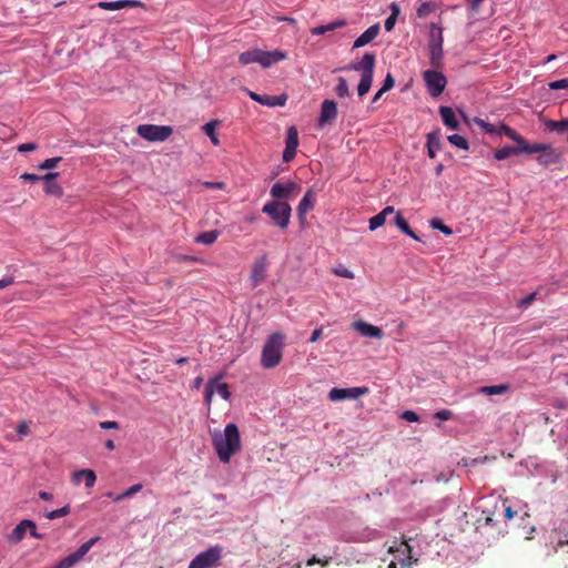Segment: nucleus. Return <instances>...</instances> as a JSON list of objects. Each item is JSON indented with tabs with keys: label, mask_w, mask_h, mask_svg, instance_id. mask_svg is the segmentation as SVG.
Here are the masks:
<instances>
[{
	"label": "nucleus",
	"mask_w": 568,
	"mask_h": 568,
	"mask_svg": "<svg viewBox=\"0 0 568 568\" xmlns=\"http://www.w3.org/2000/svg\"><path fill=\"white\" fill-rule=\"evenodd\" d=\"M212 444L217 457L223 463H229L234 454L241 449V435L239 427L230 423L223 432H214Z\"/></svg>",
	"instance_id": "nucleus-1"
},
{
	"label": "nucleus",
	"mask_w": 568,
	"mask_h": 568,
	"mask_svg": "<svg viewBox=\"0 0 568 568\" xmlns=\"http://www.w3.org/2000/svg\"><path fill=\"white\" fill-rule=\"evenodd\" d=\"M285 335L275 332L268 336L262 349L261 364L264 368H273L278 365L283 357Z\"/></svg>",
	"instance_id": "nucleus-2"
},
{
	"label": "nucleus",
	"mask_w": 568,
	"mask_h": 568,
	"mask_svg": "<svg viewBox=\"0 0 568 568\" xmlns=\"http://www.w3.org/2000/svg\"><path fill=\"white\" fill-rule=\"evenodd\" d=\"M262 212L267 214L277 227L287 229L292 214V207L287 202L268 201L263 205Z\"/></svg>",
	"instance_id": "nucleus-3"
},
{
	"label": "nucleus",
	"mask_w": 568,
	"mask_h": 568,
	"mask_svg": "<svg viewBox=\"0 0 568 568\" xmlns=\"http://www.w3.org/2000/svg\"><path fill=\"white\" fill-rule=\"evenodd\" d=\"M136 133L146 141L163 142L172 135L173 129L170 125L140 124Z\"/></svg>",
	"instance_id": "nucleus-4"
},
{
	"label": "nucleus",
	"mask_w": 568,
	"mask_h": 568,
	"mask_svg": "<svg viewBox=\"0 0 568 568\" xmlns=\"http://www.w3.org/2000/svg\"><path fill=\"white\" fill-rule=\"evenodd\" d=\"M223 547L215 545L199 554L189 565V568H214L222 558Z\"/></svg>",
	"instance_id": "nucleus-5"
},
{
	"label": "nucleus",
	"mask_w": 568,
	"mask_h": 568,
	"mask_svg": "<svg viewBox=\"0 0 568 568\" xmlns=\"http://www.w3.org/2000/svg\"><path fill=\"white\" fill-rule=\"evenodd\" d=\"M423 79L425 81L428 93L434 98L440 95L447 84L446 77L437 70L424 71Z\"/></svg>",
	"instance_id": "nucleus-6"
},
{
	"label": "nucleus",
	"mask_w": 568,
	"mask_h": 568,
	"mask_svg": "<svg viewBox=\"0 0 568 568\" xmlns=\"http://www.w3.org/2000/svg\"><path fill=\"white\" fill-rule=\"evenodd\" d=\"M301 190L300 185L294 181L286 183L276 182L271 187L270 194L274 199L273 201L286 200L292 195L296 194Z\"/></svg>",
	"instance_id": "nucleus-7"
},
{
	"label": "nucleus",
	"mask_w": 568,
	"mask_h": 568,
	"mask_svg": "<svg viewBox=\"0 0 568 568\" xmlns=\"http://www.w3.org/2000/svg\"><path fill=\"white\" fill-rule=\"evenodd\" d=\"M368 393L367 387H349V388H337L334 387L328 393V398L332 402H338L343 399H357L358 397Z\"/></svg>",
	"instance_id": "nucleus-8"
},
{
	"label": "nucleus",
	"mask_w": 568,
	"mask_h": 568,
	"mask_svg": "<svg viewBox=\"0 0 568 568\" xmlns=\"http://www.w3.org/2000/svg\"><path fill=\"white\" fill-rule=\"evenodd\" d=\"M376 57L374 53L366 52L361 61H354L345 69L361 71L362 75H374Z\"/></svg>",
	"instance_id": "nucleus-9"
},
{
	"label": "nucleus",
	"mask_w": 568,
	"mask_h": 568,
	"mask_svg": "<svg viewBox=\"0 0 568 568\" xmlns=\"http://www.w3.org/2000/svg\"><path fill=\"white\" fill-rule=\"evenodd\" d=\"M337 115L336 103L333 100H324L321 106V114L318 119L320 125L332 123Z\"/></svg>",
	"instance_id": "nucleus-10"
},
{
	"label": "nucleus",
	"mask_w": 568,
	"mask_h": 568,
	"mask_svg": "<svg viewBox=\"0 0 568 568\" xmlns=\"http://www.w3.org/2000/svg\"><path fill=\"white\" fill-rule=\"evenodd\" d=\"M266 276V257L263 256L254 262L251 271V281L253 287L258 286Z\"/></svg>",
	"instance_id": "nucleus-11"
},
{
	"label": "nucleus",
	"mask_w": 568,
	"mask_h": 568,
	"mask_svg": "<svg viewBox=\"0 0 568 568\" xmlns=\"http://www.w3.org/2000/svg\"><path fill=\"white\" fill-rule=\"evenodd\" d=\"M34 523L30 519H23L21 520L8 535V541L11 544H18L20 542L29 528H33Z\"/></svg>",
	"instance_id": "nucleus-12"
},
{
	"label": "nucleus",
	"mask_w": 568,
	"mask_h": 568,
	"mask_svg": "<svg viewBox=\"0 0 568 568\" xmlns=\"http://www.w3.org/2000/svg\"><path fill=\"white\" fill-rule=\"evenodd\" d=\"M315 205V192L313 189L306 191L300 204L297 206V215L301 221H304L306 214L314 209Z\"/></svg>",
	"instance_id": "nucleus-13"
},
{
	"label": "nucleus",
	"mask_w": 568,
	"mask_h": 568,
	"mask_svg": "<svg viewBox=\"0 0 568 568\" xmlns=\"http://www.w3.org/2000/svg\"><path fill=\"white\" fill-rule=\"evenodd\" d=\"M286 59V53L280 50L274 51H262L258 50V60L257 63H260L262 67L267 68L272 65L273 63H276L278 61H282Z\"/></svg>",
	"instance_id": "nucleus-14"
},
{
	"label": "nucleus",
	"mask_w": 568,
	"mask_h": 568,
	"mask_svg": "<svg viewBox=\"0 0 568 568\" xmlns=\"http://www.w3.org/2000/svg\"><path fill=\"white\" fill-rule=\"evenodd\" d=\"M59 173L57 172H49L45 175L42 176L43 181V190L47 194L55 195V196H62L63 191L62 187L55 182V179L58 178Z\"/></svg>",
	"instance_id": "nucleus-15"
},
{
	"label": "nucleus",
	"mask_w": 568,
	"mask_h": 568,
	"mask_svg": "<svg viewBox=\"0 0 568 568\" xmlns=\"http://www.w3.org/2000/svg\"><path fill=\"white\" fill-rule=\"evenodd\" d=\"M143 3L139 0H118V1H100L98 7L103 10H121L124 8H136Z\"/></svg>",
	"instance_id": "nucleus-16"
},
{
	"label": "nucleus",
	"mask_w": 568,
	"mask_h": 568,
	"mask_svg": "<svg viewBox=\"0 0 568 568\" xmlns=\"http://www.w3.org/2000/svg\"><path fill=\"white\" fill-rule=\"evenodd\" d=\"M355 331H357L363 336H368L373 338H382L383 332L379 327L368 324L363 321H357L353 324Z\"/></svg>",
	"instance_id": "nucleus-17"
},
{
	"label": "nucleus",
	"mask_w": 568,
	"mask_h": 568,
	"mask_svg": "<svg viewBox=\"0 0 568 568\" xmlns=\"http://www.w3.org/2000/svg\"><path fill=\"white\" fill-rule=\"evenodd\" d=\"M379 24H373L365 30L353 43V49L362 48L371 43L379 33Z\"/></svg>",
	"instance_id": "nucleus-18"
},
{
	"label": "nucleus",
	"mask_w": 568,
	"mask_h": 568,
	"mask_svg": "<svg viewBox=\"0 0 568 568\" xmlns=\"http://www.w3.org/2000/svg\"><path fill=\"white\" fill-rule=\"evenodd\" d=\"M250 97L252 100L267 106H275V105H284L286 102L285 97H277V95H260L255 92H250Z\"/></svg>",
	"instance_id": "nucleus-19"
},
{
	"label": "nucleus",
	"mask_w": 568,
	"mask_h": 568,
	"mask_svg": "<svg viewBox=\"0 0 568 568\" xmlns=\"http://www.w3.org/2000/svg\"><path fill=\"white\" fill-rule=\"evenodd\" d=\"M439 114L443 123L453 130H457L459 128V122L456 119L455 112L449 106H440Z\"/></svg>",
	"instance_id": "nucleus-20"
},
{
	"label": "nucleus",
	"mask_w": 568,
	"mask_h": 568,
	"mask_svg": "<svg viewBox=\"0 0 568 568\" xmlns=\"http://www.w3.org/2000/svg\"><path fill=\"white\" fill-rule=\"evenodd\" d=\"M82 479H84L85 486L91 488L95 484L97 475L92 469H81L73 473L72 480L75 484H79Z\"/></svg>",
	"instance_id": "nucleus-21"
},
{
	"label": "nucleus",
	"mask_w": 568,
	"mask_h": 568,
	"mask_svg": "<svg viewBox=\"0 0 568 568\" xmlns=\"http://www.w3.org/2000/svg\"><path fill=\"white\" fill-rule=\"evenodd\" d=\"M537 161L542 166H548L558 163L560 161V154L550 145L549 150L538 155Z\"/></svg>",
	"instance_id": "nucleus-22"
},
{
	"label": "nucleus",
	"mask_w": 568,
	"mask_h": 568,
	"mask_svg": "<svg viewBox=\"0 0 568 568\" xmlns=\"http://www.w3.org/2000/svg\"><path fill=\"white\" fill-rule=\"evenodd\" d=\"M443 29L435 23L430 24L428 47H443Z\"/></svg>",
	"instance_id": "nucleus-23"
},
{
	"label": "nucleus",
	"mask_w": 568,
	"mask_h": 568,
	"mask_svg": "<svg viewBox=\"0 0 568 568\" xmlns=\"http://www.w3.org/2000/svg\"><path fill=\"white\" fill-rule=\"evenodd\" d=\"M394 223L403 233L416 241H419L418 235L410 229L408 222L403 217L400 213L395 215Z\"/></svg>",
	"instance_id": "nucleus-24"
},
{
	"label": "nucleus",
	"mask_w": 568,
	"mask_h": 568,
	"mask_svg": "<svg viewBox=\"0 0 568 568\" xmlns=\"http://www.w3.org/2000/svg\"><path fill=\"white\" fill-rule=\"evenodd\" d=\"M344 26H346L345 20H336V21H333V22L324 24V26L315 27L311 30V32L313 34L321 36L328 31H334L336 29L343 28Z\"/></svg>",
	"instance_id": "nucleus-25"
},
{
	"label": "nucleus",
	"mask_w": 568,
	"mask_h": 568,
	"mask_svg": "<svg viewBox=\"0 0 568 568\" xmlns=\"http://www.w3.org/2000/svg\"><path fill=\"white\" fill-rule=\"evenodd\" d=\"M429 49V63L435 69H440L443 65V47H428Z\"/></svg>",
	"instance_id": "nucleus-26"
},
{
	"label": "nucleus",
	"mask_w": 568,
	"mask_h": 568,
	"mask_svg": "<svg viewBox=\"0 0 568 568\" xmlns=\"http://www.w3.org/2000/svg\"><path fill=\"white\" fill-rule=\"evenodd\" d=\"M506 135L508 136L509 139H511L513 141H515L518 146H521V144L524 143V138L517 133L515 130H513L510 126L506 125V124H500L498 126V135Z\"/></svg>",
	"instance_id": "nucleus-27"
},
{
	"label": "nucleus",
	"mask_w": 568,
	"mask_h": 568,
	"mask_svg": "<svg viewBox=\"0 0 568 568\" xmlns=\"http://www.w3.org/2000/svg\"><path fill=\"white\" fill-rule=\"evenodd\" d=\"M219 235L220 233L216 230L202 232L195 237V242L199 244L212 245L216 242Z\"/></svg>",
	"instance_id": "nucleus-28"
},
{
	"label": "nucleus",
	"mask_w": 568,
	"mask_h": 568,
	"mask_svg": "<svg viewBox=\"0 0 568 568\" xmlns=\"http://www.w3.org/2000/svg\"><path fill=\"white\" fill-rule=\"evenodd\" d=\"M549 146H550V144H546V143L529 144L526 142V140H524V143L520 146V151L528 153V154H532V153L541 154L544 151L549 150Z\"/></svg>",
	"instance_id": "nucleus-29"
},
{
	"label": "nucleus",
	"mask_w": 568,
	"mask_h": 568,
	"mask_svg": "<svg viewBox=\"0 0 568 568\" xmlns=\"http://www.w3.org/2000/svg\"><path fill=\"white\" fill-rule=\"evenodd\" d=\"M519 153H521L520 146H504L495 151L494 158L500 161Z\"/></svg>",
	"instance_id": "nucleus-30"
},
{
	"label": "nucleus",
	"mask_w": 568,
	"mask_h": 568,
	"mask_svg": "<svg viewBox=\"0 0 568 568\" xmlns=\"http://www.w3.org/2000/svg\"><path fill=\"white\" fill-rule=\"evenodd\" d=\"M508 390H509L508 384L483 386L479 388V393L485 394V395H500V394L507 393Z\"/></svg>",
	"instance_id": "nucleus-31"
},
{
	"label": "nucleus",
	"mask_w": 568,
	"mask_h": 568,
	"mask_svg": "<svg viewBox=\"0 0 568 568\" xmlns=\"http://www.w3.org/2000/svg\"><path fill=\"white\" fill-rule=\"evenodd\" d=\"M546 129L559 133L568 131V119L561 121L548 120L545 122Z\"/></svg>",
	"instance_id": "nucleus-32"
},
{
	"label": "nucleus",
	"mask_w": 568,
	"mask_h": 568,
	"mask_svg": "<svg viewBox=\"0 0 568 568\" xmlns=\"http://www.w3.org/2000/svg\"><path fill=\"white\" fill-rule=\"evenodd\" d=\"M142 489V485L141 484H135L131 487H129L125 491H123L122 494L120 495H116V496H113L111 493L108 494V496L110 497H113V500L115 503H119L121 500H123L124 498H129V497H132L133 495H135L136 493H139L140 490Z\"/></svg>",
	"instance_id": "nucleus-33"
},
{
	"label": "nucleus",
	"mask_w": 568,
	"mask_h": 568,
	"mask_svg": "<svg viewBox=\"0 0 568 568\" xmlns=\"http://www.w3.org/2000/svg\"><path fill=\"white\" fill-rule=\"evenodd\" d=\"M436 8H437V6L435 2H432V1L423 2L417 8V11H416L417 17L420 19H424V18L428 17L433 11H435Z\"/></svg>",
	"instance_id": "nucleus-34"
},
{
	"label": "nucleus",
	"mask_w": 568,
	"mask_h": 568,
	"mask_svg": "<svg viewBox=\"0 0 568 568\" xmlns=\"http://www.w3.org/2000/svg\"><path fill=\"white\" fill-rule=\"evenodd\" d=\"M374 75H362L361 81L357 85V93L362 98L364 97L371 89L373 83Z\"/></svg>",
	"instance_id": "nucleus-35"
},
{
	"label": "nucleus",
	"mask_w": 568,
	"mask_h": 568,
	"mask_svg": "<svg viewBox=\"0 0 568 568\" xmlns=\"http://www.w3.org/2000/svg\"><path fill=\"white\" fill-rule=\"evenodd\" d=\"M285 148L297 149L298 146V132L295 126H290L286 134Z\"/></svg>",
	"instance_id": "nucleus-36"
},
{
	"label": "nucleus",
	"mask_w": 568,
	"mask_h": 568,
	"mask_svg": "<svg viewBox=\"0 0 568 568\" xmlns=\"http://www.w3.org/2000/svg\"><path fill=\"white\" fill-rule=\"evenodd\" d=\"M221 378H222V376H217V377L211 378L207 382L206 386H205V389H204V400H205L207 406L211 405L213 395L215 394L214 385L217 382V379H221Z\"/></svg>",
	"instance_id": "nucleus-37"
},
{
	"label": "nucleus",
	"mask_w": 568,
	"mask_h": 568,
	"mask_svg": "<svg viewBox=\"0 0 568 568\" xmlns=\"http://www.w3.org/2000/svg\"><path fill=\"white\" fill-rule=\"evenodd\" d=\"M217 125V122L216 121H211L206 124H204L203 126V131L204 133L210 138L211 142L214 144V145H219L220 144V140L215 133V128Z\"/></svg>",
	"instance_id": "nucleus-38"
},
{
	"label": "nucleus",
	"mask_w": 568,
	"mask_h": 568,
	"mask_svg": "<svg viewBox=\"0 0 568 568\" xmlns=\"http://www.w3.org/2000/svg\"><path fill=\"white\" fill-rule=\"evenodd\" d=\"M426 138H427L426 146H430L433 149H436L437 151L442 149L439 130L429 132L426 135Z\"/></svg>",
	"instance_id": "nucleus-39"
},
{
	"label": "nucleus",
	"mask_w": 568,
	"mask_h": 568,
	"mask_svg": "<svg viewBox=\"0 0 568 568\" xmlns=\"http://www.w3.org/2000/svg\"><path fill=\"white\" fill-rule=\"evenodd\" d=\"M257 60H258V50L257 49L245 51V52L241 53L239 57V61L244 65L257 62Z\"/></svg>",
	"instance_id": "nucleus-40"
},
{
	"label": "nucleus",
	"mask_w": 568,
	"mask_h": 568,
	"mask_svg": "<svg viewBox=\"0 0 568 568\" xmlns=\"http://www.w3.org/2000/svg\"><path fill=\"white\" fill-rule=\"evenodd\" d=\"M449 143H452L454 146L460 149V150H468L469 143L463 135L459 134H452L447 138Z\"/></svg>",
	"instance_id": "nucleus-41"
},
{
	"label": "nucleus",
	"mask_w": 568,
	"mask_h": 568,
	"mask_svg": "<svg viewBox=\"0 0 568 568\" xmlns=\"http://www.w3.org/2000/svg\"><path fill=\"white\" fill-rule=\"evenodd\" d=\"M474 122L483 130L485 131L486 133L488 134H495V135H498V126L499 125H495V124H491L489 122H486L485 120L483 119H479V118H475L474 119Z\"/></svg>",
	"instance_id": "nucleus-42"
},
{
	"label": "nucleus",
	"mask_w": 568,
	"mask_h": 568,
	"mask_svg": "<svg viewBox=\"0 0 568 568\" xmlns=\"http://www.w3.org/2000/svg\"><path fill=\"white\" fill-rule=\"evenodd\" d=\"M71 511V508L69 505H65L63 506L62 508L60 509H55V510H51V511H47L44 514L45 518L49 519V520H53V519H57L59 517H64L67 515H69Z\"/></svg>",
	"instance_id": "nucleus-43"
},
{
	"label": "nucleus",
	"mask_w": 568,
	"mask_h": 568,
	"mask_svg": "<svg viewBox=\"0 0 568 568\" xmlns=\"http://www.w3.org/2000/svg\"><path fill=\"white\" fill-rule=\"evenodd\" d=\"M215 393H217L223 399L227 400L231 397V392L226 383H220V379L214 385Z\"/></svg>",
	"instance_id": "nucleus-44"
},
{
	"label": "nucleus",
	"mask_w": 568,
	"mask_h": 568,
	"mask_svg": "<svg viewBox=\"0 0 568 568\" xmlns=\"http://www.w3.org/2000/svg\"><path fill=\"white\" fill-rule=\"evenodd\" d=\"M429 224H430V226L433 229L440 231L445 235H452L453 234V230L449 226L445 225L442 220L433 219L429 222Z\"/></svg>",
	"instance_id": "nucleus-45"
},
{
	"label": "nucleus",
	"mask_w": 568,
	"mask_h": 568,
	"mask_svg": "<svg viewBox=\"0 0 568 568\" xmlns=\"http://www.w3.org/2000/svg\"><path fill=\"white\" fill-rule=\"evenodd\" d=\"M335 91L339 98L348 97V94H349L348 84L344 78H338V83L335 88Z\"/></svg>",
	"instance_id": "nucleus-46"
},
{
	"label": "nucleus",
	"mask_w": 568,
	"mask_h": 568,
	"mask_svg": "<svg viewBox=\"0 0 568 568\" xmlns=\"http://www.w3.org/2000/svg\"><path fill=\"white\" fill-rule=\"evenodd\" d=\"M386 217L381 212L369 219V230L375 231L376 229L385 224Z\"/></svg>",
	"instance_id": "nucleus-47"
},
{
	"label": "nucleus",
	"mask_w": 568,
	"mask_h": 568,
	"mask_svg": "<svg viewBox=\"0 0 568 568\" xmlns=\"http://www.w3.org/2000/svg\"><path fill=\"white\" fill-rule=\"evenodd\" d=\"M61 161H62L61 156L47 159L39 165V170L54 169Z\"/></svg>",
	"instance_id": "nucleus-48"
},
{
	"label": "nucleus",
	"mask_w": 568,
	"mask_h": 568,
	"mask_svg": "<svg viewBox=\"0 0 568 568\" xmlns=\"http://www.w3.org/2000/svg\"><path fill=\"white\" fill-rule=\"evenodd\" d=\"M389 552H400L403 555H410L412 548L406 541H402L398 547L390 546L388 549ZM410 558V556H408Z\"/></svg>",
	"instance_id": "nucleus-49"
},
{
	"label": "nucleus",
	"mask_w": 568,
	"mask_h": 568,
	"mask_svg": "<svg viewBox=\"0 0 568 568\" xmlns=\"http://www.w3.org/2000/svg\"><path fill=\"white\" fill-rule=\"evenodd\" d=\"M550 90L568 89V78L552 81L548 84Z\"/></svg>",
	"instance_id": "nucleus-50"
},
{
	"label": "nucleus",
	"mask_w": 568,
	"mask_h": 568,
	"mask_svg": "<svg viewBox=\"0 0 568 568\" xmlns=\"http://www.w3.org/2000/svg\"><path fill=\"white\" fill-rule=\"evenodd\" d=\"M329 562H331V558H329V557H328V558H325V559H321V558H318V557H316V556L314 555V556H312V557L307 560L306 565H307V566H313V565H315V564H318V565H321L322 567H327V566L329 565Z\"/></svg>",
	"instance_id": "nucleus-51"
},
{
	"label": "nucleus",
	"mask_w": 568,
	"mask_h": 568,
	"mask_svg": "<svg viewBox=\"0 0 568 568\" xmlns=\"http://www.w3.org/2000/svg\"><path fill=\"white\" fill-rule=\"evenodd\" d=\"M333 273L336 274L337 276H341V277H345V278H354L355 275L354 273L346 268V267H336L333 270Z\"/></svg>",
	"instance_id": "nucleus-52"
},
{
	"label": "nucleus",
	"mask_w": 568,
	"mask_h": 568,
	"mask_svg": "<svg viewBox=\"0 0 568 568\" xmlns=\"http://www.w3.org/2000/svg\"><path fill=\"white\" fill-rule=\"evenodd\" d=\"M395 85V80L393 78V75L390 73H388L385 79H384V83L382 85V92H387L389 91L390 89H393V87Z\"/></svg>",
	"instance_id": "nucleus-53"
},
{
	"label": "nucleus",
	"mask_w": 568,
	"mask_h": 568,
	"mask_svg": "<svg viewBox=\"0 0 568 568\" xmlns=\"http://www.w3.org/2000/svg\"><path fill=\"white\" fill-rule=\"evenodd\" d=\"M404 420L416 423L419 422V416L413 410H405L400 416Z\"/></svg>",
	"instance_id": "nucleus-54"
},
{
	"label": "nucleus",
	"mask_w": 568,
	"mask_h": 568,
	"mask_svg": "<svg viewBox=\"0 0 568 568\" xmlns=\"http://www.w3.org/2000/svg\"><path fill=\"white\" fill-rule=\"evenodd\" d=\"M434 417L440 420H448L453 417V412L449 409H442L436 412Z\"/></svg>",
	"instance_id": "nucleus-55"
},
{
	"label": "nucleus",
	"mask_w": 568,
	"mask_h": 568,
	"mask_svg": "<svg viewBox=\"0 0 568 568\" xmlns=\"http://www.w3.org/2000/svg\"><path fill=\"white\" fill-rule=\"evenodd\" d=\"M485 0H467V8L469 9V11L471 13H477L478 10H479V7L480 4L484 2Z\"/></svg>",
	"instance_id": "nucleus-56"
},
{
	"label": "nucleus",
	"mask_w": 568,
	"mask_h": 568,
	"mask_svg": "<svg viewBox=\"0 0 568 568\" xmlns=\"http://www.w3.org/2000/svg\"><path fill=\"white\" fill-rule=\"evenodd\" d=\"M536 296H537L536 292L530 293L528 296H526L525 298L520 300L518 305L520 307H528L536 300Z\"/></svg>",
	"instance_id": "nucleus-57"
},
{
	"label": "nucleus",
	"mask_w": 568,
	"mask_h": 568,
	"mask_svg": "<svg viewBox=\"0 0 568 568\" xmlns=\"http://www.w3.org/2000/svg\"><path fill=\"white\" fill-rule=\"evenodd\" d=\"M17 149L19 152H32L37 149V144L33 142L22 143Z\"/></svg>",
	"instance_id": "nucleus-58"
},
{
	"label": "nucleus",
	"mask_w": 568,
	"mask_h": 568,
	"mask_svg": "<svg viewBox=\"0 0 568 568\" xmlns=\"http://www.w3.org/2000/svg\"><path fill=\"white\" fill-rule=\"evenodd\" d=\"M296 154V149L285 148L283 152V161L291 162Z\"/></svg>",
	"instance_id": "nucleus-59"
},
{
	"label": "nucleus",
	"mask_w": 568,
	"mask_h": 568,
	"mask_svg": "<svg viewBox=\"0 0 568 568\" xmlns=\"http://www.w3.org/2000/svg\"><path fill=\"white\" fill-rule=\"evenodd\" d=\"M100 427L102 429H119L120 425L114 420H105L100 423Z\"/></svg>",
	"instance_id": "nucleus-60"
},
{
	"label": "nucleus",
	"mask_w": 568,
	"mask_h": 568,
	"mask_svg": "<svg viewBox=\"0 0 568 568\" xmlns=\"http://www.w3.org/2000/svg\"><path fill=\"white\" fill-rule=\"evenodd\" d=\"M396 20H397V17L396 14H390L386 20H385V23H384V27L387 31H390L393 30L395 23H396Z\"/></svg>",
	"instance_id": "nucleus-61"
},
{
	"label": "nucleus",
	"mask_w": 568,
	"mask_h": 568,
	"mask_svg": "<svg viewBox=\"0 0 568 568\" xmlns=\"http://www.w3.org/2000/svg\"><path fill=\"white\" fill-rule=\"evenodd\" d=\"M20 178L22 180L29 181V182H38L40 180L42 181V176H39L37 174H33V173H23Z\"/></svg>",
	"instance_id": "nucleus-62"
},
{
	"label": "nucleus",
	"mask_w": 568,
	"mask_h": 568,
	"mask_svg": "<svg viewBox=\"0 0 568 568\" xmlns=\"http://www.w3.org/2000/svg\"><path fill=\"white\" fill-rule=\"evenodd\" d=\"M17 433L21 436H26L29 433V426L26 422H22L17 427Z\"/></svg>",
	"instance_id": "nucleus-63"
},
{
	"label": "nucleus",
	"mask_w": 568,
	"mask_h": 568,
	"mask_svg": "<svg viewBox=\"0 0 568 568\" xmlns=\"http://www.w3.org/2000/svg\"><path fill=\"white\" fill-rule=\"evenodd\" d=\"M515 515H516V511H514L510 506L504 507L503 516L505 519L510 520L514 518Z\"/></svg>",
	"instance_id": "nucleus-64"
}]
</instances>
